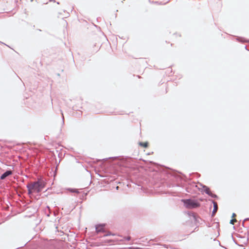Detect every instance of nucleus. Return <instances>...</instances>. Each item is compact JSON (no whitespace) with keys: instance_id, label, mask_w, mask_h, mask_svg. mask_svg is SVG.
Listing matches in <instances>:
<instances>
[{"instance_id":"obj_1","label":"nucleus","mask_w":249,"mask_h":249,"mask_svg":"<svg viewBox=\"0 0 249 249\" xmlns=\"http://www.w3.org/2000/svg\"><path fill=\"white\" fill-rule=\"evenodd\" d=\"M45 186V183L43 180H38L27 185L26 187L29 193H31L32 192L38 193L41 192Z\"/></svg>"},{"instance_id":"obj_2","label":"nucleus","mask_w":249,"mask_h":249,"mask_svg":"<svg viewBox=\"0 0 249 249\" xmlns=\"http://www.w3.org/2000/svg\"><path fill=\"white\" fill-rule=\"evenodd\" d=\"M181 201L184 206L188 209H193L200 207V204L197 200L195 199H182Z\"/></svg>"},{"instance_id":"obj_3","label":"nucleus","mask_w":249,"mask_h":249,"mask_svg":"<svg viewBox=\"0 0 249 249\" xmlns=\"http://www.w3.org/2000/svg\"><path fill=\"white\" fill-rule=\"evenodd\" d=\"M173 177L175 178L177 182L184 181L185 182H187V177L185 176V175L181 172H177L176 173H174L173 174Z\"/></svg>"},{"instance_id":"obj_4","label":"nucleus","mask_w":249,"mask_h":249,"mask_svg":"<svg viewBox=\"0 0 249 249\" xmlns=\"http://www.w3.org/2000/svg\"><path fill=\"white\" fill-rule=\"evenodd\" d=\"M106 224H98L95 225V231L97 233L105 232L106 231Z\"/></svg>"},{"instance_id":"obj_5","label":"nucleus","mask_w":249,"mask_h":249,"mask_svg":"<svg viewBox=\"0 0 249 249\" xmlns=\"http://www.w3.org/2000/svg\"><path fill=\"white\" fill-rule=\"evenodd\" d=\"M198 184L202 187L201 189L198 188V190L199 191L201 192L206 193L207 195H209V194H210L211 190L209 187L200 182H199Z\"/></svg>"},{"instance_id":"obj_6","label":"nucleus","mask_w":249,"mask_h":249,"mask_svg":"<svg viewBox=\"0 0 249 249\" xmlns=\"http://www.w3.org/2000/svg\"><path fill=\"white\" fill-rule=\"evenodd\" d=\"M187 214L190 217L192 216L193 218V219L196 224L199 223V219H200V218L198 215L194 213L192 211H188Z\"/></svg>"},{"instance_id":"obj_7","label":"nucleus","mask_w":249,"mask_h":249,"mask_svg":"<svg viewBox=\"0 0 249 249\" xmlns=\"http://www.w3.org/2000/svg\"><path fill=\"white\" fill-rule=\"evenodd\" d=\"M209 200L213 204V209L211 214V217H213L218 210V205L216 202H215L213 200L210 199Z\"/></svg>"},{"instance_id":"obj_8","label":"nucleus","mask_w":249,"mask_h":249,"mask_svg":"<svg viewBox=\"0 0 249 249\" xmlns=\"http://www.w3.org/2000/svg\"><path fill=\"white\" fill-rule=\"evenodd\" d=\"M12 174V172L11 170H7L0 176V179L3 180L5 179L7 177Z\"/></svg>"},{"instance_id":"obj_9","label":"nucleus","mask_w":249,"mask_h":249,"mask_svg":"<svg viewBox=\"0 0 249 249\" xmlns=\"http://www.w3.org/2000/svg\"><path fill=\"white\" fill-rule=\"evenodd\" d=\"M178 187H180V186H182V187L183 188L184 187L185 189V191L188 192V193H192L194 191L189 186H182V183H181V184H179V183H177V185H176Z\"/></svg>"},{"instance_id":"obj_10","label":"nucleus","mask_w":249,"mask_h":249,"mask_svg":"<svg viewBox=\"0 0 249 249\" xmlns=\"http://www.w3.org/2000/svg\"><path fill=\"white\" fill-rule=\"evenodd\" d=\"M242 226L247 229L249 228V218H246L243 220Z\"/></svg>"},{"instance_id":"obj_11","label":"nucleus","mask_w":249,"mask_h":249,"mask_svg":"<svg viewBox=\"0 0 249 249\" xmlns=\"http://www.w3.org/2000/svg\"><path fill=\"white\" fill-rule=\"evenodd\" d=\"M67 190L71 193H76V194L79 193V190L75 188H68L67 189Z\"/></svg>"},{"instance_id":"obj_12","label":"nucleus","mask_w":249,"mask_h":249,"mask_svg":"<svg viewBox=\"0 0 249 249\" xmlns=\"http://www.w3.org/2000/svg\"><path fill=\"white\" fill-rule=\"evenodd\" d=\"M139 144L141 146L144 147V148H147L148 146V142H139Z\"/></svg>"},{"instance_id":"obj_13","label":"nucleus","mask_w":249,"mask_h":249,"mask_svg":"<svg viewBox=\"0 0 249 249\" xmlns=\"http://www.w3.org/2000/svg\"><path fill=\"white\" fill-rule=\"evenodd\" d=\"M236 40L239 42H249V40H247L244 37H237Z\"/></svg>"},{"instance_id":"obj_14","label":"nucleus","mask_w":249,"mask_h":249,"mask_svg":"<svg viewBox=\"0 0 249 249\" xmlns=\"http://www.w3.org/2000/svg\"><path fill=\"white\" fill-rule=\"evenodd\" d=\"M208 195L213 198L217 199L218 198V196L216 194L213 193L211 191H210V194Z\"/></svg>"},{"instance_id":"obj_15","label":"nucleus","mask_w":249,"mask_h":249,"mask_svg":"<svg viewBox=\"0 0 249 249\" xmlns=\"http://www.w3.org/2000/svg\"><path fill=\"white\" fill-rule=\"evenodd\" d=\"M131 240V237L129 236H124L123 237V239L121 240V241H130Z\"/></svg>"},{"instance_id":"obj_16","label":"nucleus","mask_w":249,"mask_h":249,"mask_svg":"<svg viewBox=\"0 0 249 249\" xmlns=\"http://www.w3.org/2000/svg\"><path fill=\"white\" fill-rule=\"evenodd\" d=\"M232 240H233V242L235 243V244L237 245L238 246H240V247H242V245H239V244L237 243V241L235 240V239L233 236H232Z\"/></svg>"},{"instance_id":"obj_17","label":"nucleus","mask_w":249,"mask_h":249,"mask_svg":"<svg viewBox=\"0 0 249 249\" xmlns=\"http://www.w3.org/2000/svg\"><path fill=\"white\" fill-rule=\"evenodd\" d=\"M114 234H112L110 232H108V233H107V234H106L104 236H109V235H114Z\"/></svg>"},{"instance_id":"obj_18","label":"nucleus","mask_w":249,"mask_h":249,"mask_svg":"<svg viewBox=\"0 0 249 249\" xmlns=\"http://www.w3.org/2000/svg\"><path fill=\"white\" fill-rule=\"evenodd\" d=\"M236 221V220L235 219H231V220H230V223L231 224H233V221Z\"/></svg>"},{"instance_id":"obj_19","label":"nucleus","mask_w":249,"mask_h":249,"mask_svg":"<svg viewBox=\"0 0 249 249\" xmlns=\"http://www.w3.org/2000/svg\"><path fill=\"white\" fill-rule=\"evenodd\" d=\"M61 114H62V124H64V117H63V112L61 110Z\"/></svg>"},{"instance_id":"obj_20","label":"nucleus","mask_w":249,"mask_h":249,"mask_svg":"<svg viewBox=\"0 0 249 249\" xmlns=\"http://www.w3.org/2000/svg\"><path fill=\"white\" fill-rule=\"evenodd\" d=\"M116 158L115 157H109V158H105L104 159H103V160H107L108 159H111V158Z\"/></svg>"},{"instance_id":"obj_21","label":"nucleus","mask_w":249,"mask_h":249,"mask_svg":"<svg viewBox=\"0 0 249 249\" xmlns=\"http://www.w3.org/2000/svg\"><path fill=\"white\" fill-rule=\"evenodd\" d=\"M153 2L156 3V4H160V5L162 4L161 2H159V1H155V2Z\"/></svg>"},{"instance_id":"obj_22","label":"nucleus","mask_w":249,"mask_h":249,"mask_svg":"<svg viewBox=\"0 0 249 249\" xmlns=\"http://www.w3.org/2000/svg\"><path fill=\"white\" fill-rule=\"evenodd\" d=\"M236 216V214H235V213H233L232 214V216H231L232 219L234 216Z\"/></svg>"},{"instance_id":"obj_23","label":"nucleus","mask_w":249,"mask_h":249,"mask_svg":"<svg viewBox=\"0 0 249 249\" xmlns=\"http://www.w3.org/2000/svg\"><path fill=\"white\" fill-rule=\"evenodd\" d=\"M134 183L138 186H141V184L140 183H138L137 182H134Z\"/></svg>"},{"instance_id":"obj_24","label":"nucleus","mask_w":249,"mask_h":249,"mask_svg":"<svg viewBox=\"0 0 249 249\" xmlns=\"http://www.w3.org/2000/svg\"><path fill=\"white\" fill-rule=\"evenodd\" d=\"M72 109L73 110H76V107H72Z\"/></svg>"},{"instance_id":"obj_25","label":"nucleus","mask_w":249,"mask_h":249,"mask_svg":"<svg viewBox=\"0 0 249 249\" xmlns=\"http://www.w3.org/2000/svg\"><path fill=\"white\" fill-rule=\"evenodd\" d=\"M160 176V175L159 173H158V174H157V176H158V177H157V178H159V176Z\"/></svg>"},{"instance_id":"obj_26","label":"nucleus","mask_w":249,"mask_h":249,"mask_svg":"<svg viewBox=\"0 0 249 249\" xmlns=\"http://www.w3.org/2000/svg\"><path fill=\"white\" fill-rule=\"evenodd\" d=\"M0 44H4V45H6L5 43H4L2 42H1V41H0Z\"/></svg>"},{"instance_id":"obj_27","label":"nucleus","mask_w":249,"mask_h":249,"mask_svg":"<svg viewBox=\"0 0 249 249\" xmlns=\"http://www.w3.org/2000/svg\"><path fill=\"white\" fill-rule=\"evenodd\" d=\"M50 1H53V2H55V0H50Z\"/></svg>"},{"instance_id":"obj_28","label":"nucleus","mask_w":249,"mask_h":249,"mask_svg":"<svg viewBox=\"0 0 249 249\" xmlns=\"http://www.w3.org/2000/svg\"><path fill=\"white\" fill-rule=\"evenodd\" d=\"M245 48H246V49L247 50H248V51H249V50H248V49H247V46H245Z\"/></svg>"},{"instance_id":"obj_29","label":"nucleus","mask_w":249,"mask_h":249,"mask_svg":"<svg viewBox=\"0 0 249 249\" xmlns=\"http://www.w3.org/2000/svg\"><path fill=\"white\" fill-rule=\"evenodd\" d=\"M56 172H54L53 176H55L56 175Z\"/></svg>"},{"instance_id":"obj_30","label":"nucleus","mask_w":249,"mask_h":249,"mask_svg":"<svg viewBox=\"0 0 249 249\" xmlns=\"http://www.w3.org/2000/svg\"><path fill=\"white\" fill-rule=\"evenodd\" d=\"M170 1V0H169L168 1H167L166 2L164 3V4L167 3H168V2Z\"/></svg>"},{"instance_id":"obj_31","label":"nucleus","mask_w":249,"mask_h":249,"mask_svg":"<svg viewBox=\"0 0 249 249\" xmlns=\"http://www.w3.org/2000/svg\"><path fill=\"white\" fill-rule=\"evenodd\" d=\"M84 195L85 196H86V195H87V193H86V194L84 193V194H83V196Z\"/></svg>"},{"instance_id":"obj_32","label":"nucleus","mask_w":249,"mask_h":249,"mask_svg":"<svg viewBox=\"0 0 249 249\" xmlns=\"http://www.w3.org/2000/svg\"><path fill=\"white\" fill-rule=\"evenodd\" d=\"M68 16H70V14L69 13H67Z\"/></svg>"},{"instance_id":"obj_33","label":"nucleus","mask_w":249,"mask_h":249,"mask_svg":"<svg viewBox=\"0 0 249 249\" xmlns=\"http://www.w3.org/2000/svg\"><path fill=\"white\" fill-rule=\"evenodd\" d=\"M59 3H60L59 2H57V4H59Z\"/></svg>"},{"instance_id":"obj_34","label":"nucleus","mask_w":249,"mask_h":249,"mask_svg":"<svg viewBox=\"0 0 249 249\" xmlns=\"http://www.w3.org/2000/svg\"><path fill=\"white\" fill-rule=\"evenodd\" d=\"M239 235H237V237H239Z\"/></svg>"}]
</instances>
